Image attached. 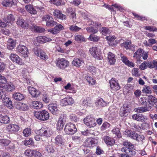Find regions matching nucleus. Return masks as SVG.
<instances>
[{
    "mask_svg": "<svg viewBox=\"0 0 157 157\" xmlns=\"http://www.w3.org/2000/svg\"><path fill=\"white\" fill-rule=\"evenodd\" d=\"M34 115L36 118L41 121H46L49 117V113L44 110L34 112Z\"/></svg>",
    "mask_w": 157,
    "mask_h": 157,
    "instance_id": "f257e3e1",
    "label": "nucleus"
},
{
    "mask_svg": "<svg viewBox=\"0 0 157 157\" xmlns=\"http://www.w3.org/2000/svg\"><path fill=\"white\" fill-rule=\"evenodd\" d=\"M55 63L56 66L62 70L65 69L69 65V61L63 58L57 59L55 62Z\"/></svg>",
    "mask_w": 157,
    "mask_h": 157,
    "instance_id": "f03ea898",
    "label": "nucleus"
},
{
    "mask_svg": "<svg viewBox=\"0 0 157 157\" xmlns=\"http://www.w3.org/2000/svg\"><path fill=\"white\" fill-rule=\"evenodd\" d=\"M64 130L67 134L72 135L76 132L77 128L74 124L69 123L66 124Z\"/></svg>",
    "mask_w": 157,
    "mask_h": 157,
    "instance_id": "7ed1b4c3",
    "label": "nucleus"
},
{
    "mask_svg": "<svg viewBox=\"0 0 157 157\" xmlns=\"http://www.w3.org/2000/svg\"><path fill=\"white\" fill-rule=\"evenodd\" d=\"M90 52L91 55L95 58L98 60H101L102 57L101 56V51L100 49H98L97 47H94L90 48Z\"/></svg>",
    "mask_w": 157,
    "mask_h": 157,
    "instance_id": "20e7f679",
    "label": "nucleus"
},
{
    "mask_svg": "<svg viewBox=\"0 0 157 157\" xmlns=\"http://www.w3.org/2000/svg\"><path fill=\"white\" fill-rule=\"evenodd\" d=\"M83 121L84 124L90 128L95 127L96 125L94 119L90 115L87 116L85 118Z\"/></svg>",
    "mask_w": 157,
    "mask_h": 157,
    "instance_id": "39448f33",
    "label": "nucleus"
},
{
    "mask_svg": "<svg viewBox=\"0 0 157 157\" xmlns=\"http://www.w3.org/2000/svg\"><path fill=\"white\" fill-rule=\"evenodd\" d=\"M98 140L94 138H89L84 142V145L86 147H93L97 145Z\"/></svg>",
    "mask_w": 157,
    "mask_h": 157,
    "instance_id": "423d86ee",
    "label": "nucleus"
},
{
    "mask_svg": "<svg viewBox=\"0 0 157 157\" xmlns=\"http://www.w3.org/2000/svg\"><path fill=\"white\" fill-rule=\"evenodd\" d=\"M39 133L41 136L49 137L53 134V132L52 130L49 128L42 127L40 130Z\"/></svg>",
    "mask_w": 157,
    "mask_h": 157,
    "instance_id": "0eeeda50",
    "label": "nucleus"
},
{
    "mask_svg": "<svg viewBox=\"0 0 157 157\" xmlns=\"http://www.w3.org/2000/svg\"><path fill=\"white\" fill-rule=\"evenodd\" d=\"M17 52L20 53L24 57L28 56L29 53L28 50L27 48L25 46L22 45H19L17 48Z\"/></svg>",
    "mask_w": 157,
    "mask_h": 157,
    "instance_id": "6e6552de",
    "label": "nucleus"
},
{
    "mask_svg": "<svg viewBox=\"0 0 157 157\" xmlns=\"http://www.w3.org/2000/svg\"><path fill=\"white\" fill-rule=\"evenodd\" d=\"M65 142L64 136L58 135L55 137L53 143L56 145L61 146L64 145Z\"/></svg>",
    "mask_w": 157,
    "mask_h": 157,
    "instance_id": "1a4fd4ad",
    "label": "nucleus"
},
{
    "mask_svg": "<svg viewBox=\"0 0 157 157\" xmlns=\"http://www.w3.org/2000/svg\"><path fill=\"white\" fill-rule=\"evenodd\" d=\"M110 87L111 90L114 92L119 90L121 87L118 81L114 78H112L109 81Z\"/></svg>",
    "mask_w": 157,
    "mask_h": 157,
    "instance_id": "9d476101",
    "label": "nucleus"
},
{
    "mask_svg": "<svg viewBox=\"0 0 157 157\" xmlns=\"http://www.w3.org/2000/svg\"><path fill=\"white\" fill-rule=\"evenodd\" d=\"M34 52L36 55L40 57L42 59L45 60L48 58V56L46 55L44 52L39 48H35Z\"/></svg>",
    "mask_w": 157,
    "mask_h": 157,
    "instance_id": "9b49d317",
    "label": "nucleus"
},
{
    "mask_svg": "<svg viewBox=\"0 0 157 157\" xmlns=\"http://www.w3.org/2000/svg\"><path fill=\"white\" fill-rule=\"evenodd\" d=\"M25 155L28 156L35 157H40L41 154L39 151L34 150L27 149L24 152Z\"/></svg>",
    "mask_w": 157,
    "mask_h": 157,
    "instance_id": "f8f14e48",
    "label": "nucleus"
},
{
    "mask_svg": "<svg viewBox=\"0 0 157 157\" xmlns=\"http://www.w3.org/2000/svg\"><path fill=\"white\" fill-rule=\"evenodd\" d=\"M60 105L62 106H66L72 104L74 102L73 99L70 97H67L61 100Z\"/></svg>",
    "mask_w": 157,
    "mask_h": 157,
    "instance_id": "ddd939ff",
    "label": "nucleus"
},
{
    "mask_svg": "<svg viewBox=\"0 0 157 157\" xmlns=\"http://www.w3.org/2000/svg\"><path fill=\"white\" fill-rule=\"evenodd\" d=\"M64 29V27L63 26L60 24H58L56 25L53 29H48V31L53 34H56Z\"/></svg>",
    "mask_w": 157,
    "mask_h": 157,
    "instance_id": "4468645a",
    "label": "nucleus"
},
{
    "mask_svg": "<svg viewBox=\"0 0 157 157\" xmlns=\"http://www.w3.org/2000/svg\"><path fill=\"white\" fill-rule=\"evenodd\" d=\"M133 120L141 122H145L147 119V117L142 114L137 113L132 116Z\"/></svg>",
    "mask_w": 157,
    "mask_h": 157,
    "instance_id": "2eb2a0df",
    "label": "nucleus"
},
{
    "mask_svg": "<svg viewBox=\"0 0 157 157\" xmlns=\"http://www.w3.org/2000/svg\"><path fill=\"white\" fill-rule=\"evenodd\" d=\"M10 58L12 62L19 65H21L23 64L22 59L16 54L11 53L10 56Z\"/></svg>",
    "mask_w": 157,
    "mask_h": 157,
    "instance_id": "dca6fc26",
    "label": "nucleus"
},
{
    "mask_svg": "<svg viewBox=\"0 0 157 157\" xmlns=\"http://www.w3.org/2000/svg\"><path fill=\"white\" fill-rule=\"evenodd\" d=\"M48 109L54 115H56L58 113V106L56 103H52L49 104L48 106Z\"/></svg>",
    "mask_w": 157,
    "mask_h": 157,
    "instance_id": "f3484780",
    "label": "nucleus"
},
{
    "mask_svg": "<svg viewBox=\"0 0 157 157\" xmlns=\"http://www.w3.org/2000/svg\"><path fill=\"white\" fill-rule=\"evenodd\" d=\"M7 131L9 132L15 133L19 130V127L17 125L10 124L6 127Z\"/></svg>",
    "mask_w": 157,
    "mask_h": 157,
    "instance_id": "a211bd4d",
    "label": "nucleus"
},
{
    "mask_svg": "<svg viewBox=\"0 0 157 157\" xmlns=\"http://www.w3.org/2000/svg\"><path fill=\"white\" fill-rule=\"evenodd\" d=\"M66 121L63 116H61L59 118L56 124V128L60 130H62L63 127Z\"/></svg>",
    "mask_w": 157,
    "mask_h": 157,
    "instance_id": "6ab92c4d",
    "label": "nucleus"
},
{
    "mask_svg": "<svg viewBox=\"0 0 157 157\" xmlns=\"http://www.w3.org/2000/svg\"><path fill=\"white\" fill-rule=\"evenodd\" d=\"M29 94L35 98L38 97L40 94V92L39 90H37L36 88L31 86L29 88Z\"/></svg>",
    "mask_w": 157,
    "mask_h": 157,
    "instance_id": "aec40b11",
    "label": "nucleus"
},
{
    "mask_svg": "<svg viewBox=\"0 0 157 157\" xmlns=\"http://www.w3.org/2000/svg\"><path fill=\"white\" fill-rule=\"evenodd\" d=\"M120 57L121 58V60L127 66L130 67H134V64L130 61L127 58V57L123 54H121Z\"/></svg>",
    "mask_w": 157,
    "mask_h": 157,
    "instance_id": "412c9836",
    "label": "nucleus"
},
{
    "mask_svg": "<svg viewBox=\"0 0 157 157\" xmlns=\"http://www.w3.org/2000/svg\"><path fill=\"white\" fill-rule=\"evenodd\" d=\"M53 14L55 17L62 20H65L66 19V16L62 14L61 11L59 10H55L53 12Z\"/></svg>",
    "mask_w": 157,
    "mask_h": 157,
    "instance_id": "4be33fe9",
    "label": "nucleus"
},
{
    "mask_svg": "<svg viewBox=\"0 0 157 157\" xmlns=\"http://www.w3.org/2000/svg\"><path fill=\"white\" fill-rule=\"evenodd\" d=\"M122 45L126 49H129L132 51H134L136 47L135 45L132 44L131 41L129 40L125 41L122 44Z\"/></svg>",
    "mask_w": 157,
    "mask_h": 157,
    "instance_id": "5701e85b",
    "label": "nucleus"
},
{
    "mask_svg": "<svg viewBox=\"0 0 157 157\" xmlns=\"http://www.w3.org/2000/svg\"><path fill=\"white\" fill-rule=\"evenodd\" d=\"M16 42L15 40L10 38L7 41V48L9 50L13 49L16 46Z\"/></svg>",
    "mask_w": 157,
    "mask_h": 157,
    "instance_id": "b1692460",
    "label": "nucleus"
},
{
    "mask_svg": "<svg viewBox=\"0 0 157 157\" xmlns=\"http://www.w3.org/2000/svg\"><path fill=\"white\" fill-rule=\"evenodd\" d=\"M129 110L126 105H124L120 109V114L121 117H125L127 115Z\"/></svg>",
    "mask_w": 157,
    "mask_h": 157,
    "instance_id": "393cba45",
    "label": "nucleus"
},
{
    "mask_svg": "<svg viewBox=\"0 0 157 157\" xmlns=\"http://www.w3.org/2000/svg\"><path fill=\"white\" fill-rule=\"evenodd\" d=\"M32 107L36 109H39L43 107L42 103L38 101H33L31 102V104Z\"/></svg>",
    "mask_w": 157,
    "mask_h": 157,
    "instance_id": "a878e982",
    "label": "nucleus"
},
{
    "mask_svg": "<svg viewBox=\"0 0 157 157\" xmlns=\"http://www.w3.org/2000/svg\"><path fill=\"white\" fill-rule=\"evenodd\" d=\"M25 8L27 11L31 14L35 15L37 13V11L33 7V6L31 4L26 5Z\"/></svg>",
    "mask_w": 157,
    "mask_h": 157,
    "instance_id": "bb28decb",
    "label": "nucleus"
},
{
    "mask_svg": "<svg viewBox=\"0 0 157 157\" xmlns=\"http://www.w3.org/2000/svg\"><path fill=\"white\" fill-rule=\"evenodd\" d=\"M151 107L150 106L144 107H139L136 108L134 109L135 112L139 113H143L150 110Z\"/></svg>",
    "mask_w": 157,
    "mask_h": 157,
    "instance_id": "cd10ccee",
    "label": "nucleus"
},
{
    "mask_svg": "<svg viewBox=\"0 0 157 157\" xmlns=\"http://www.w3.org/2000/svg\"><path fill=\"white\" fill-rule=\"evenodd\" d=\"M103 140L108 145H112L115 143V140L113 138L108 136H105L103 137Z\"/></svg>",
    "mask_w": 157,
    "mask_h": 157,
    "instance_id": "c85d7f7f",
    "label": "nucleus"
},
{
    "mask_svg": "<svg viewBox=\"0 0 157 157\" xmlns=\"http://www.w3.org/2000/svg\"><path fill=\"white\" fill-rule=\"evenodd\" d=\"M15 107L17 109L23 111H26L29 108V107L27 105L21 102H18L16 105Z\"/></svg>",
    "mask_w": 157,
    "mask_h": 157,
    "instance_id": "c756f323",
    "label": "nucleus"
},
{
    "mask_svg": "<svg viewBox=\"0 0 157 157\" xmlns=\"http://www.w3.org/2000/svg\"><path fill=\"white\" fill-rule=\"evenodd\" d=\"M2 101L4 105L9 109H12L13 107L12 101L8 97L6 96L5 98L2 99Z\"/></svg>",
    "mask_w": 157,
    "mask_h": 157,
    "instance_id": "7c9ffc66",
    "label": "nucleus"
},
{
    "mask_svg": "<svg viewBox=\"0 0 157 157\" xmlns=\"http://www.w3.org/2000/svg\"><path fill=\"white\" fill-rule=\"evenodd\" d=\"M83 63V61L82 59L78 58H75L72 62L73 65L78 67L82 66Z\"/></svg>",
    "mask_w": 157,
    "mask_h": 157,
    "instance_id": "2f4dec72",
    "label": "nucleus"
},
{
    "mask_svg": "<svg viewBox=\"0 0 157 157\" xmlns=\"http://www.w3.org/2000/svg\"><path fill=\"white\" fill-rule=\"evenodd\" d=\"M107 58L109 62L111 65L113 64L116 62L115 56L111 52L108 53Z\"/></svg>",
    "mask_w": 157,
    "mask_h": 157,
    "instance_id": "473e14b6",
    "label": "nucleus"
},
{
    "mask_svg": "<svg viewBox=\"0 0 157 157\" xmlns=\"http://www.w3.org/2000/svg\"><path fill=\"white\" fill-rule=\"evenodd\" d=\"M143 50L141 48H139L136 52L133 55V57L137 59L138 61L140 60L142 54Z\"/></svg>",
    "mask_w": 157,
    "mask_h": 157,
    "instance_id": "72a5a7b5",
    "label": "nucleus"
},
{
    "mask_svg": "<svg viewBox=\"0 0 157 157\" xmlns=\"http://www.w3.org/2000/svg\"><path fill=\"white\" fill-rule=\"evenodd\" d=\"M95 105L98 107H102L106 106L108 104L102 98L98 99L95 103Z\"/></svg>",
    "mask_w": 157,
    "mask_h": 157,
    "instance_id": "f704fd0d",
    "label": "nucleus"
},
{
    "mask_svg": "<svg viewBox=\"0 0 157 157\" xmlns=\"http://www.w3.org/2000/svg\"><path fill=\"white\" fill-rule=\"evenodd\" d=\"M13 97L16 100L21 101L25 98V96L23 94L19 92H15L13 94Z\"/></svg>",
    "mask_w": 157,
    "mask_h": 157,
    "instance_id": "c9c22d12",
    "label": "nucleus"
},
{
    "mask_svg": "<svg viewBox=\"0 0 157 157\" xmlns=\"http://www.w3.org/2000/svg\"><path fill=\"white\" fill-rule=\"evenodd\" d=\"M10 119L6 115H3L0 114V122L1 123L7 124L9 123Z\"/></svg>",
    "mask_w": 157,
    "mask_h": 157,
    "instance_id": "e433bc0d",
    "label": "nucleus"
},
{
    "mask_svg": "<svg viewBox=\"0 0 157 157\" xmlns=\"http://www.w3.org/2000/svg\"><path fill=\"white\" fill-rule=\"evenodd\" d=\"M86 69L90 72L93 75H95L98 70L95 67L90 65H86L85 67Z\"/></svg>",
    "mask_w": 157,
    "mask_h": 157,
    "instance_id": "4c0bfd02",
    "label": "nucleus"
},
{
    "mask_svg": "<svg viewBox=\"0 0 157 157\" xmlns=\"http://www.w3.org/2000/svg\"><path fill=\"white\" fill-rule=\"evenodd\" d=\"M147 101L151 105H154L157 102V98L152 95H149L147 98Z\"/></svg>",
    "mask_w": 157,
    "mask_h": 157,
    "instance_id": "58836bf2",
    "label": "nucleus"
},
{
    "mask_svg": "<svg viewBox=\"0 0 157 157\" xmlns=\"http://www.w3.org/2000/svg\"><path fill=\"white\" fill-rule=\"evenodd\" d=\"M123 145L124 146L122 148H124L125 150L127 149H133L134 146V145L132 144L130 142L128 141H125L123 143Z\"/></svg>",
    "mask_w": 157,
    "mask_h": 157,
    "instance_id": "ea45409f",
    "label": "nucleus"
},
{
    "mask_svg": "<svg viewBox=\"0 0 157 157\" xmlns=\"http://www.w3.org/2000/svg\"><path fill=\"white\" fill-rule=\"evenodd\" d=\"M2 4L4 6L10 7L14 5V2L13 0H4Z\"/></svg>",
    "mask_w": 157,
    "mask_h": 157,
    "instance_id": "a19ab883",
    "label": "nucleus"
},
{
    "mask_svg": "<svg viewBox=\"0 0 157 157\" xmlns=\"http://www.w3.org/2000/svg\"><path fill=\"white\" fill-rule=\"evenodd\" d=\"M125 134L127 136L135 140L137 134L134 132L128 130L125 132Z\"/></svg>",
    "mask_w": 157,
    "mask_h": 157,
    "instance_id": "79ce46f5",
    "label": "nucleus"
},
{
    "mask_svg": "<svg viewBox=\"0 0 157 157\" xmlns=\"http://www.w3.org/2000/svg\"><path fill=\"white\" fill-rule=\"evenodd\" d=\"M105 39L108 41V43L111 46H113L115 45L113 43L114 41L116 39V37L114 36H109L106 37Z\"/></svg>",
    "mask_w": 157,
    "mask_h": 157,
    "instance_id": "37998d69",
    "label": "nucleus"
},
{
    "mask_svg": "<svg viewBox=\"0 0 157 157\" xmlns=\"http://www.w3.org/2000/svg\"><path fill=\"white\" fill-rule=\"evenodd\" d=\"M75 40L78 42H85L86 40L82 35H78L75 36Z\"/></svg>",
    "mask_w": 157,
    "mask_h": 157,
    "instance_id": "c03bdc74",
    "label": "nucleus"
},
{
    "mask_svg": "<svg viewBox=\"0 0 157 157\" xmlns=\"http://www.w3.org/2000/svg\"><path fill=\"white\" fill-rule=\"evenodd\" d=\"M133 89V88L130 84H126L123 88V91L124 93L127 94L131 91Z\"/></svg>",
    "mask_w": 157,
    "mask_h": 157,
    "instance_id": "a18cd8bd",
    "label": "nucleus"
},
{
    "mask_svg": "<svg viewBox=\"0 0 157 157\" xmlns=\"http://www.w3.org/2000/svg\"><path fill=\"white\" fill-rule=\"evenodd\" d=\"M121 151L122 152H125L127 154H128L132 155H134L136 154V151L133 149H127L125 150L124 148H122Z\"/></svg>",
    "mask_w": 157,
    "mask_h": 157,
    "instance_id": "49530a36",
    "label": "nucleus"
},
{
    "mask_svg": "<svg viewBox=\"0 0 157 157\" xmlns=\"http://www.w3.org/2000/svg\"><path fill=\"white\" fill-rule=\"evenodd\" d=\"M15 20L12 14L8 15L5 18L4 20L7 23H10Z\"/></svg>",
    "mask_w": 157,
    "mask_h": 157,
    "instance_id": "de8ad7c7",
    "label": "nucleus"
},
{
    "mask_svg": "<svg viewBox=\"0 0 157 157\" xmlns=\"http://www.w3.org/2000/svg\"><path fill=\"white\" fill-rule=\"evenodd\" d=\"M142 91L144 93L149 94H151L152 92L150 87L147 85L144 86Z\"/></svg>",
    "mask_w": 157,
    "mask_h": 157,
    "instance_id": "09e8293b",
    "label": "nucleus"
},
{
    "mask_svg": "<svg viewBox=\"0 0 157 157\" xmlns=\"http://www.w3.org/2000/svg\"><path fill=\"white\" fill-rule=\"evenodd\" d=\"M100 39V37L96 35H93L92 34L90 35L88 39L90 41L97 42Z\"/></svg>",
    "mask_w": 157,
    "mask_h": 157,
    "instance_id": "8fccbe9b",
    "label": "nucleus"
},
{
    "mask_svg": "<svg viewBox=\"0 0 157 157\" xmlns=\"http://www.w3.org/2000/svg\"><path fill=\"white\" fill-rule=\"evenodd\" d=\"M112 132L113 133L115 134L118 138L121 137V136L119 128H115L112 130Z\"/></svg>",
    "mask_w": 157,
    "mask_h": 157,
    "instance_id": "3c124183",
    "label": "nucleus"
},
{
    "mask_svg": "<svg viewBox=\"0 0 157 157\" xmlns=\"http://www.w3.org/2000/svg\"><path fill=\"white\" fill-rule=\"evenodd\" d=\"M85 78L89 84L93 85L95 83V80L91 77L87 76L85 77Z\"/></svg>",
    "mask_w": 157,
    "mask_h": 157,
    "instance_id": "603ef678",
    "label": "nucleus"
},
{
    "mask_svg": "<svg viewBox=\"0 0 157 157\" xmlns=\"http://www.w3.org/2000/svg\"><path fill=\"white\" fill-rule=\"evenodd\" d=\"M6 89L8 91H13L15 88V86L11 83L8 84L5 87Z\"/></svg>",
    "mask_w": 157,
    "mask_h": 157,
    "instance_id": "864d4df0",
    "label": "nucleus"
},
{
    "mask_svg": "<svg viewBox=\"0 0 157 157\" xmlns=\"http://www.w3.org/2000/svg\"><path fill=\"white\" fill-rule=\"evenodd\" d=\"M31 133V130L30 128H26L24 129L23 131V136L26 137L29 136Z\"/></svg>",
    "mask_w": 157,
    "mask_h": 157,
    "instance_id": "5fc2aeb1",
    "label": "nucleus"
},
{
    "mask_svg": "<svg viewBox=\"0 0 157 157\" xmlns=\"http://www.w3.org/2000/svg\"><path fill=\"white\" fill-rule=\"evenodd\" d=\"M86 29L88 32L93 34L96 33L98 32V29H94L92 27H88L86 28Z\"/></svg>",
    "mask_w": 157,
    "mask_h": 157,
    "instance_id": "6e6d98bb",
    "label": "nucleus"
},
{
    "mask_svg": "<svg viewBox=\"0 0 157 157\" xmlns=\"http://www.w3.org/2000/svg\"><path fill=\"white\" fill-rule=\"evenodd\" d=\"M144 29L146 30H149L150 32L157 31V28L154 26H144Z\"/></svg>",
    "mask_w": 157,
    "mask_h": 157,
    "instance_id": "4d7b16f0",
    "label": "nucleus"
},
{
    "mask_svg": "<svg viewBox=\"0 0 157 157\" xmlns=\"http://www.w3.org/2000/svg\"><path fill=\"white\" fill-rule=\"evenodd\" d=\"M102 34L104 35H106L107 34L110 33V32L109 29L106 27H102L100 30Z\"/></svg>",
    "mask_w": 157,
    "mask_h": 157,
    "instance_id": "13d9d810",
    "label": "nucleus"
},
{
    "mask_svg": "<svg viewBox=\"0 0 157 157\" xmlns=\"http://www.w3.org/2000/svg\"><path fill=\"white\" fill-rule=\"evenodd\" d=\"M81 28L78 27L75 25H72L69 27V29L72 31L77 32L80 30Z\"/></svg>",
    "mask_w": 157,
    "mask_h": 157,
    "instance_id": "bf43d9fd",
    "label": "nucleus"
},
{
    "mask_svg": "<svg viewBox=\"0 0 157 157\" xmlns=\"http://www.w3.org/2000/svg\"><path fill=\"white\" fill-rule=\"evenodd\" d=\"M39 44H42L41 36L37 37L34 41V44L36 46H38Z\"/></svg>",
    "mask_w": 157,
    "mask_h": 157,
    "instance_id": "052dcab7",
    "label": "nucleus"
},
{
    "mask_svg": "<svg viewBox=\"0 0 157 157\" xmlns=\"http://www.w3.org/2000/svg\"><path fill=\"white\" fill-rule=\"evenodd\" d=\"M46 150L49 153H53L55 151L54 147L50 145H47L46 146Z\"/></svg>",
    "mask_w": 157,
    "mask_h": 157,
    "instance_id": "680f3d73",
    "label": "nucleus"
},
{
    "mask_svg": "<svg viewBox=\"0 0 157 157\" xmlns=\"http://www.w3.org/2000/svg\"><path fill=\"white\" fill-rule=\"evenodd\" d=\"M139 69L137 68H133L132 71V75L135 77H138L140 75V74L139 73Z\"/></svg>",
    "mask_w": 157,
    "mask_h": 157,
    "instance_id": "e2e57ef3",
    "label": "nucleus"
},
{
    "mask_svg": "<svg viewBox=\"0 0 157 157\" xmlns=\"http://www.w3.org/2000/svg\"><path fill=\"white\" fill-rule=\"evenodd\" d=\"M43 101L45 103H48L50 101L48 95L47 94H44L42 97Z\"/></svg>",
    "mask_w": 157,
    "mask_h": 157,
    "instance_id": "0e129e2a",
    "label": "nucleus"
},
{
    "mask_svg": "<svg viewBox=\"0 0 157 157\" xmlns=\"http://www.w3.org/2000/svg\"><path fill=\"white\" fill-rule=\"evenodd\" d=\"M10 141L9 140L0 139V144H2L5 146H8Z\"/></svg>",
    "mask_w": 157,
    "mask_h": 157,
    "instance_id": "69168bd1",
    "label": "nucleus"
},
{
    "mask_svg": "<svg viewBox=\"0 0 157 157\" xmlns=\"http://www.w3.org/2000/svg\"><path fill=\"white\" fill-rule=\"evenodd\" d=\"M57 23L52 20H49L46 22V25L47 26H53L57 24Z\"/></svg>",
    "mask_w": 157,
    "mask_h": 157,
    "instance_id": "338daca9",
    "label": "nucleus"
},
{
    "mask_svg": "<svg viewBox=\"0 0 157 157\" xmlns=\"http://www.w3.org/2000/svg\"><path fill=\"white\" fill-rule=\"evenodd\" d=\"M110 124L107 122H105L102 124V125L101 127V130L102 131H104L107 128L110 126Z\"/></svg>",
    "mask_w": 157,
    "mask_h": 157,
    "instance_id": "774afa93",
    "label": "nucleus"
}]
</instances>
